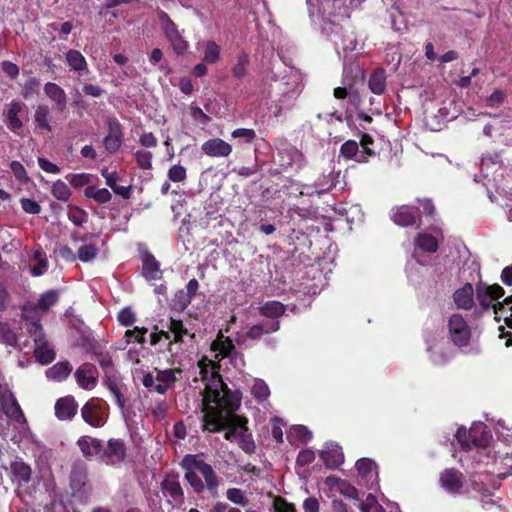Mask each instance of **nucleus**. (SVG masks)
<instances>
[{"mask_svg": "<svg viewBox=\"0 0 512 512\" xmlns=\"http://www.w3.org/2000/svg\"><path fill=\"white\" fill-rule=\"evenodd\" d=\"M66 179L69 181L70 185L74 188H81L84 186H89L91 180V175L88 173H78V174H68L66 175Z\"/></svg>", "mask_w": 512, "mask_h": 512, "instance_id": "55", "label": "nucleus"}, {"mask_svg": "<svg viewBox=\"0 0 512 512\" xmlns=\"http://www.w3.org/2000/svg\"><path fill=\"white\" fill-rule=\"evenodd\" d=\"M98 255V248L93 244H86L78 249L77 259L86 263L92 261Z\"/></svg>", "mask_w": 512, "mask_h": 512, "instance_id": "51", "label": "nucleus"}, {"mask_svg": "<svg viewBox=\"0 0 512 512\" xmlns=\"http://www.w3.org/2000/svg\"><path fill=\"white\" fill-rule=\"evenodd\" d=\"M138 166L143 170L152 168V153L145 150H137L134 153Z\"/></svg>", "mask_w": 512, "mask_h": 512, "instance_id": "58", "label": "nucleus"}, {"mask_svg": "<svg viewBox=\"0 0 512 512\" xmlns=\"http://www.w3.org/2000/svg\"><path fill=\"white\" fill-rule=\"evenodd\" d=\"M226 498L233 504L246 506L249 502L245 492L240 488H229L226 492Z\"/></svg>", "mask_w": 512, "mask_h": 512, "instance_id": "53", "label": "nucleus"}, {"mask_svg": "<svg viewBox=\"0 0 512 512\" xmlns=\"http://www.w3.org/2000/svg\"><path fill=\"white\" fill-rule=\"evenodd\" d=\"M69 481L74 496L85 499L90 496L92 487L88 481V467L85 462L78 460L72 464Z\"/></svg>", "mask_w": 512, "mask_h": 512, "instance_id": "7", "label": "nucleus"}, {"mask_svg": "<svg viewBox=\"0 0 512 512\" xmlns=\"http://www.w3.org/2000/svg\"><path fill=\"white\" fill-rule=\"evenodd\" d=\"M59 300V293L56 290H48L44 292L38 302L36 304V308L41 311H48L52 306H54Z\"/></svg>", "mask_w": 512, "mask_h": 512, "instance_id": "41", "label": "nucleus"}, {"mask_svg": "<svg viewBox=\"0 0 512 512\" xmlns=\"http://www.w3.org/2000/svg\"><path fill=\"white\" fill-rule=\"evenodd\" d=\"M208 366L211 367V380L206 385L204 400L214 403L219 411H223V415H236L235 412L241 404L242 394L239 390L231 391L227 384L223 381L219 373V365L211 360L203 358L199 361L202 377L205 378L208 373Z\"/></svg>", "mask_w": 512, "mask_h": 512, "instance_id": "1", "label": "nucleus"}, {"mask_svg": "<svg viewBox=\"0 0 512 512\" xmlns=\"http://www.w3.org/2000/svg\"><path fill=\"white\" fill-rule=\"evenodd\" d=\"M93 449L98 461L110 466L122 463L127 456L126 443L120 438L109 439L106 446L102 440L93 439Z\"/></svg>", "mask_w": 512, "mask_h": 512, "instance_id": "5", "label": "nucleus"}, {"mask_svg": "<svg viewBox=\"0 0 512 512\" xmlns=\"http://www.w3.org/2000/svg\"><path fill=\"white\" fill-rule=\"evenodd\" d=\"M448 333L452 343L457 347L467 346L471 338V330L464 317L455 313L449 317Z\"/></svg>", "mask_w": 512, "mask_h": 512, "instance_id": "10", "label": "nucleus"}, {"mask_svg": "<svg viewBox=\"0 0 512 512\" xmlns=\"http://www.w3.org/2000/svg\"><path fill=\"white\" fill-rule=\"evenodd\" d=\"M359 145L354 140H347L340 147V155L345 159H354L358 163L367 162V157L364 156L363 150H359Z\"/></svg>", "mask_w": 512, "mask_h": 512, "instance_id": "25", "label": "nucleus"}, {"mask_svg": "<svg viewBox=\"0 0 512 512\" xmlns=\"http://www.w3.org/2000/svg\"><path fill=\"white\" fill-rule=\"evenodd\" d=\"M123 142L122 130H109L107 136L103 139V145L108 153H115L119 150Z\"/></svg>", "mask_w": 512, "mask_h": 512, "instance_id": "38", "label": "nucleus"}, {"mask_svg": "<svg viewBox=\"0 0 512 512\" xmlns=\"http://www.w3.org/2000/svg\"><path fill=\"white\" fill-rule=\"evenodd\" d=\"M49 116V107L47 105H38L34 115L37 128H51L49 125Z\"/></svg>", "mask_w": 512, "mask_h": 512, "instance_id": "48", "label": "nucleus"}, {"mask_svg": "<svg viewBox=\"0 0 512 512\" xmlns=\"http://www.w3.org/2000/svg\"><path fill=\"white\" fill-rule=\"evenodd\" d=\"M168 179L172 182H182L187 177L185 167L181 165H173L167 172Z\"/></svg>", "mask_w": 512, "mask_h": 512, "instance_id": "59", "label": "nucleus"}, {"mask_svg": "<svg viewBox=\"0 0 512 512\" xmlns=\"http://www.w3.org/2000/svg\"><path fill=\"white\" fill-rule=\"evenodd\" d=\"M252 395L257 400H265L269 394V388L263 380H256L251 388Z\"/></svg>", "mask_w": 512, "mask_h": 512, "instance_id": "57", "label": "nucleus"}, {"mask_svg": "<svg viewBox=\"0 0 512 512\" xmlns=\"http://www.w3.org/2000/svg\"><path fill=\"white\" fill-rule=\"evenodd\" d=\"M11 471L16 480L19 483H28L31 479V468L23 461H14L11 463Z\"/></svg>", "mask_w": 512, "mask_h": 512, "instance_id": "36", "label": "nucleus"}, {"mask_svg": "<svg viewBox=\"0 0 512 512\" xmlns=\"http://www.w3.org/2000/svg\"><path fill=\"white\" fill-rule=\"evenodd\" d=\"M475 289L469 282L453 293V301L458 309L471 310L474 306Z\"/></svg>", "mask_w": 512, "mask_h": 512, "instance_id": "19", "label": "nucleus"}, {"mask_svg": "<svg viewBox=\"0 0 512 512\" xmlns=\"http://www.w3.org/2000/svg\"><path fill=\"white\" fill-rule=\"evenodd\" d=\"M45 95L55 104L58 112L63 113L67 108V95L62 87L53 82L44 85Z\"/></svg>", "mask_w": 512, "mask_h": 512, "instance_id": "20", "label": "nucleus"}, {"mask_svg": "<svg viewBox=\"0 0 512 512\" xmlns=\"http://www.w3.org/2000/svg\"><path fill=\"white\" fill-rule=\"evenodd\" d=\"M180 466L185 470L184 479L196 494H202L207 487L212 496L218 494L219 479L212 466L198 455H185Z\"/></svg>", "mask_w": 512, "mask_h": 512, "instance_id": "2", "label": "nucleus"}, {"mask_svg": "<svg viewBox=\"0 0 512 512\" xmlns=\"http://www.w3.org/2000/svg\"><path fill=\"white\" fill-rule=\"evenodd\" d=\"M167 328L171 335H173V340L170 341L169 344L183 341V337L188 334L187 328L184 326L182 320L179 319L171 317L168 321Z\"/></svg>", "mask_w": 512, "mask_h": 512, "instance_id": "40", "label": "nucleus"}, {"mask_svg": "<svg viewBox=\"0 0 512 512\" xmlns=\"http://www.w3.org/2000/svg\"><path fill=\"white\" fill-rule=\"evenodd\" d=\"M104 385L110 391L115 399L116 405L123 411L127 405V399L124 397L123 390L126 387L120 384L116 377L104 379Z\"/></svg>", "mask_w": 512, "mask_h": 512, "instance_id": "26", "label": "nucleus"}, {"mask_svg": "<svg viewBox=\"0 0 512 512\" xmlns=\"http://www.w3.org/2000/svg\"><path fill=\"white\" fill-rule=\"evenodd\" d=\"M10 169L18 181L26 183L29 180L25 167L19 161H12L10 163Z\"/></svg>", "mask_w": 512, "mask_h": 512, "instance_id": "63", "label": "nucleus"}, {"mask_svg": "<svg viewBox=\"0 0 512 512\" xmlns=\"http://www.w3.org/2000/svg\"><path fill=\"white\" fill-rule=\"evenodd\" d=\"M465 483V475L457 468H445L440 473L439 484L450 494H461Z\"/></svg>", "mask_w": 512, "mask_h": 512, "instance_id": "13", "label": "nucleus"}, {"mask_svg": "<svg viewBox=\"0 0 512 512\" xmlns=\"http://www.w3.org/2000/svg\"><path fill=\"white\" fill-rule=\"evenodd\" d=\"M249 55L245 52H242L237 57V62L232 68V75L238 79H243L247 74V67L249 65Z\"/></svg>", "mask_w": 512, "mask_h": 512, "instance_id": "44", "label": "nucleus"}, {"mask_svg": "<svg viewBox=\"0 0 512 512\" xmlns=\"http://www.w3.org/2000/svg\"><path fill=\"white\" fill-rule=\"evenodd\" d=\"M505 290L499 284H488L479 281L475 286V297L482 312L493 309L495 320L500 321V311L505 308L499 298L503 297Z\"/></svg>", "mask_w": 512, "mask_h": 512, "instance_id": "4", "label": "nucleus"}, {"mask_svg": "<svg viewBox=\"0 0 512 512\" xmlns=\"http://www.w3.org/2000/svg\"><path fill=\"white\" fill-rule=\"evenodd\" d=\"M391 220L400 227H410L417 224V228L421 226V215L419 207L415 205H401L392 210Z\"/></svg>", "mask_w": 512, "mask_h": 512, "instance_id": "12", "label": "nucleus"}, {"mask_svg": "<svg viewBox=\"0 0 512 512\" xmlns=\"http://www.w3.org/2000/svg\"><path fill=\"white\" fill-rule=\"evenodd\" d=\"M375 468V462L369 458H361L356 462L358 474L363 478H368Z\"/></svg>", "mask_w": 512, "mask_h": 512, "instance_id": "56", "label": "nucleus"}, {"mask_svg": "<svg viewBox=\"0 0 512 512\" xmlns=\"http://www.w3.org/2000/svg\"><path fill=\"white\" fill-rule=\"evenodd\" d=\"M285 311V305L276 300L267 301L259 307L260 315L271 319H278L285 314Z\"/></svg>", "mask_w": 512, "mask_h": 512, "instance_id": "29", "label": "nucleus"}, {"mask_svg": "<svg viewBox=\"0 0 512 512\" xmlns=\"http://www.w3.org/2000/svg\"><path fill=\"white\" fill-rule=\"evenodd\" d=\"M66 61L70 69L74 72L81 73L87 70V61L82 53L75 49H70L66 53Z\"/></svg>", "mask_w": 512, "mask_h": 512, "instance_id": "32", "label": "nucleus"}, {"mask_svg": "<svg viewBox=\"0 0 512 512\" xmlns=\"http://www.w3.org/2000/svg\"><path fill=\"white\" fill-rule=\"evenodd\" d=\"M415 244L419 249L427 253H435L439 248L438 240L428 233H419L415 238Z\"/></svg>", "mask_w": 512, "mask_h": 512, "instance_id": "35", "label": "nucleus"}, {"mask_svg": "<svg viewBox=\"0 0 512 512\" xmlns=\"http://www.w3.org/2000/svg\"><path fill=\"white\" fill-rule=\"evenodd\" d=\"M188 137L189 134L185 130H176L173 136H167L165 145L167 147V153L170 159L174 156V147L172 142H175L182 152L190 146V144L187 142Z\"/></svg>", "mask_w": 512, "mask_h": 512, "instance_id": "28", "label": "nucleus"}, {"mask_svg": "<svg viewBox=\"0 0 512 512\" xmlns=\"http://www.w3.org/2000/svg\"><path fill=\"white\" fill-rule=\"evenodd\" d=\"M220 57V46L214 41H208L206 43L204 52V61L207 63H216Z\"/></svg>", "mask_w": 512, "mask_h": 512, "instance_id": "52", "label": "nucleus"}, {"mask_svg": "<svg viewBox=\"0 0 512 512\" xmlns=\"http://www.w3.org/2000/svg\"><path fill=\"white\" fill-rule=\"evenodd\" d=\"M201 150L209 157H227L232 152V146L220 138H212L202 144Z\"/></svg>", "mask_w": 512, "mask_h": 512, "instance_id": "18", "label": "nucleus"}, {"mask_svg": "<svg viewBox=\"0 0 512 512\" xmlns=\"http://www.w3.org/2000/svg\"><path fill=\"white\" fill-rule=\"evenodd\" d=\"M78 410V403L71 395L59 398L55 403V416L62 421L71 420Z\"/></svg>", "mask_w": 512, "mask_h": 512, "instance_id": "17", "label": "nucleus"}, {"mask_svg": "<svg viewBox=\"0 0 512 512\" xmlns=\"http://www.w3.org/2000/svg\"><path fill=\"white\" fill-rule=\"evenodd\" d=\"M211 350L217 352V356H221V359H223L235 353V346L230 337H225L222 331H219L216 339L211 344Z\"/></svg>", "mask_w": 512, "mask_h": 512, "instance_id": "24", "label": "nucleus"}, {"mask_svg": "<svg viewBox=\"0 0 512 512\" xmlns=\"http://www.w3.org/2000/svg\"><path fill=\"white\" fill-rule=\"evenodd\" d=\"M72 372V366L68 361H60L54 364L46 371L49 379L62 381L65 380Z\"/></svg>", "mask_w": 512, "mask_h": 512, "instance_id": "31", "label": "nucleus"}, {"mask_svg": "<svg viewBox=\"0 0 512 512\" xmlns=\"http://www.w3.org/2000/svg\"><path fill=\"white\" fill-rule=\"evenodd\" d=\"M28 332L34 341V357L42 365L52 363L56 358L55 351L49 346L43 327L39 321L31 322Z\"/></svg>", "mask_w": 512, "mask_h": 512, "instance_id": "6", "label": "nucleus"}, {"mask_svg": "<svg viewBox=\"0 0 512 512\" xmlns=\"http://www.w3.org/2000/svg\"><path fill=\"white\" fill-rule=\"evenodd\" d=\"M40 84V79L36 77L27 79L21 91L22 97L24 99H30L34 95H37L39 93Z\"/></svg>", "mask_w": 512, "mask_h": 512, "instance_id": "49", "label": "nucleus"}, {"mask_svg": "<svg viewBox=\"0 0 512 512\" xmlns=\"http://www.w3.org/2000/svg\"><path fill=\"white\" fill-rule=\"evenodd\" d=\"M97 375V368L91 363L82 364L75 372L78 385L85 390L92 389L96 386Z\"/></svg>", "mask_w": 512, "mask_h": 512, "instance_id": "16", "label": "nucleus"}, {"mask_svg": "<svg viewBox=\"0 0 512 512\" xmlns=\"http://www.w3.org/2000/svg\"><path fill=\"white\" fill-rule=\"evenodd\" d=\"M117 320L121 325L129 327L136 321V315L131 308L125 307L118 313Z\"/></svg>", "mask_w": 512, "mask_h": 512, "instance_id": "61", "label": "nucleus"}, {"mask_svg": "<svg viewBox=\"0 0 512 512\" xmlns=\"http://www.w3.org/2000/svg\"><path fill=\"white\" fill-rule=\"evenodd\" d=\"M27 112L28 109L24 103L17 100L11 101L7 109L4 111L10 128H22L23 123L21 117L26 116Z\"/></svg>", "mask_w": 512, "mask_h": 512, "instance_id": "21", "label": "nucleus"}, {"mask_svg": "<svg viewBox=\"0 0 512 512\" xmlns=\"http://www.w3.org/2000/svg\"><path fill=\"white\" fill-rule=\"evenodd\" d=\"M199 289V283L197 279L193 278L189 280L186 285V292L179 291L176 294L178 298V306L181 310H184L192 301V299L196 296L197 291Z\"/></svg>", "mask_w": 512, "mask_h": 512, "instance_id": "30", "label": "nucleus"}, {"mask_svg": "<svg viewBox=\"0 0 512 512\" xmlns=\"http://www.w3.org/2000/svg\"><path fill=\"white\" fill-rule=\"evenodd\" d=\"M180 373V369H166V370H157L156 381L162 382L163 384L170 387L177 381L175 376L176 373Z\"/></svg>", "mask_w": 512, "mask_h": 512, "instance_id": "54", "label": "nucleus"}, {"mask_svg": "<svg viewBox=\"0 0 512 512\" xmlns=\"http://www.w3.org/2000/svg\"><path fill=\"white\" fill-rule=\"evenodd\" d=\"M148 333V329L145 327H134L133 329H128L125 332L124 338L126 339V343L129 344L132 341L144 345L146 343V334Z\"/></svg>", "mask_w": 512, "mask_h": 512, "instance_id": "46", "label": "nucleus"}, {"mask_svg": "<svg viewBox=\"0 0 512 512\" xmlns=\"http://www.w3.org/2000/svg\"><path fill=\"white\" fill-rule=\"evenodd\" d=\"M81 417L85 423L93 428L102 427L108 419V415L102 409L97 399H90L82 406Z\"/></svg>", "mask_w": 512, "mask_h": 512, "instance_id": "14", "label": "nucleus"}, {"mask_svg": "<svg viewBox=\"0 0 512 512\" xmlns=\"http://www.w3.org/2000/svg\"><path fill=\"white\" fill-rule=\"evenodd\" d=\"M274 512H297L295 505L283 497H276L273 501Z\"/></svg>", "mask_w": 512, "mask_h": 512, "instance_id": "62", "label": "nucleus"}, {"mask_svg": "<svg viewBox=\"0 0 512 512\" xmlns=\"http://www.w3.org/2000/svg\"><path fill=\"white\" fill-rule=\"evenodd\" d=\"M202 412L203 431L219 433L224 429H228L224 434V438L227 441H233L235 438H238L239 430L244 429L248 424L245 416L223 415V411H219L217 408H213V406L205 405Z\"/></svg>", "mask_w": 512, "mask_h": 512, "instance_id": "3", "label": "nucleus"}, {"mask_svg": "<svg viewBox=\"0 0 512 512\" xmlns=\"http://www.w3.org/2000/svg\"><path fill=\"white\" fill-rule=\"evenodd\" d=\"M161 490L167 503L172 507H181L185 503L184 490L177 472L171 471L165 474L161 481Z\"/></svg>", "mask_w": 512, "mask_h": 512, "instance_id": "8", "label": "nucleus"}, {"mask_svg": "<svg viewBox=\"0 0 512 512\" xmlns=\"http://www.w3.org/2000/svg\"><path fill=\"white\" fill-rule=\"evenodd\" d=\"M430 352L429 358L431 362L436 366H444L452 359V353L448 348L445 347H430L428 349Z\"/></svg>", "mask_w": 512, "mask_h": 512, "instance_id": "37", "label": "nucleus"}, {"mask_svg": "<svg viewBox=\"0 0 512 512\" xmlns=\"http://www.w3.org/2000/svg\"><path fill=\"white\" fill-rule=\"evenodd\" d=\"M158 20L166 39L177 55H182L188 48L187 41L180 35L177 25L163 10L158 11Z\"/></svg>", "mask_w": 512, "mask_h": 512, "instance_id": "9", "label": "nucleus"}, {"mask_svg": "<svg viewBox=\"0 0 512 512\" xmlns=\"http://www.w3.org/2000/svg\"><path fill=\"white\" fill-rule=\"evenodd\" d=\"M0 343L13 348L18 347V337L9 323L0 321Z\"/></svg>", "mask_w": 512, "mask_h": 512, "instance_id": "39", "label": "nucleus"}, {"mask_svg": "<svg viewBox=\"0 0 512 512\" xmlns=\"http://www.w3.org/2000/svg\"><path fill=\"white\" fill-rule=\"evenodd\" d=\"M478 429L467 430L465 427L458 428L455 438L463 451H470L473 446L485 448L488 446L491 434L489 431L482 429L481 439L477 437Z\"/></svg>", "mask_w": 512, "mask_h": 512, "instance_id": "11", "label": "nucleus"}, {"mask_svg": "<svg viewBox=\"0 0 512 512\" xmlns=\"http://www.w3.org/2000/svg\"><path fill=\"white\" fill-rule=\"evenodd\" d=\"M9 398L11 400V403H10V405H7L5 396L2 395V392L0 393V402L3 407L4 413L7 416L13 418L18 423L25 422L26 421L25 415H24L20 405L18 404L16 398L12 394H10Z\"/></svg>", "mask_w": 512, "mask_h": 512, "instance_id": "27", "label": "nucleus"}, {"mask_svg": "<svg viewBox=\"0 0 512 512\" xmlns=\"http://www.w3.org/2000/svg\"><path fill=\"white\" fill-rule=\"evenodd\" d=\"M84 196L93 199L98 204H106L112 199V194L108 189L97 188L94 185H89L84 189Z\"/></svg>", "mask_w": 512, "mask_h": 512, "instance_id": "34", "label": "nucleus"}, {"mask_svg": "<svg viewBox=\"0 0 512 512\" xmlns=\"http://www.w3.org/2000/svg\"><path fill=\"white\" fill-rule=\"evenodd\" d=\"M93 439L88 436H81L77 440V445L82 453V455L86 459H91L92 457H96V451L93 449Z\"/></svg>", "mask_w": 512, "mask_h": 512, "instance_id": "50", "label": "nucleus"}, {"mask_svg": "<svg viewBox=\"0 0 512 512\" xmlns=\"http://www.w3.org/2000/svg\"><path fill=\"white\" fill-rule=\"evenodd\" d=\"M51 194L57 200L67 202L71 196V191L68 185L59 179L53 183L51 187Z\"/></svg>", "mask_w": 512, "mask_h": 512, "instance_id": "47", "label": "nucleus"}, {"mask_svg": "<svg viewBox=\"0 0 512 512\" xmlns=\"http://www.w3.org/2000/svg\"><path fill=\"white\" fill-rule=\"evenodd\" d=\"M97 362L104 372V379L116 377L115 365L109 352L105 351L103 354H100L97 358Z\"/></svg>", "mask_w": 512, "mask_h": 512, "instance_id": "42", "label": "nucleus"}, {"mask_svg": "<svg viewBox=\"0 0 512 512\" xmlns=\"http://www.w3.org/2000/svg\"><path fill=\"white\" fill-rule=\"evenodd\" d=\"M416 202L418 205H415L416 207H419V213L420 215L425 216H433L435 214V205L433 201L429 198L420 199L417 198Z\"/></svg>", "mask_w": 512, "mask_h": 512, "instance_id": "60", "label": "nucleus"}, {"mask_svg": "<svg viewBox=\"0 0 512 512\" xmlns=\"http://www.w3.org/2000/svg\"><path fill=\"white\" fill-rule=\"evenodd\" d=\"M320 457L328 468H337L344 462V454L338 445H331L320 452Z\"/></svg>", "mask_w": 512, "mask_h": 512, "instance_id": "23", "label": "nucleus"}, {"mask_svg": "<svg viewBox=\"0 0 512 512\" xmlns=\"http://www.w3.org/2000/svg\"><path fill=\"white\" fill-rule=\"evenodd\" d=\"M21 208L28 214L38 215L41 212V206L38 202L30 198L20 199Z\"/></svg>", "mask_w": 512, "mask_h": 512, "instance_id": "64", "label": "nucleus"}, {"mask_svg": "<svg viewBox=\"0 0 512 512\" xmlns=\"http://www.w3.org/2000/svg\"><path fill=\"white\" fill-rule=\"evenodd\" d=\"M360 146L363 150L364 156L374 157L379 155L382 150L389 146V142L377 134V137L363 133L360 138Z\"/></svg>", "mask_w": 512, "mask_h": 512, "instance_id": "15", "label": "nucleus"}, {"mask_svg": "<svg viewBox=\"0 0 512 512\" xmlns=\"http://www.w3.org/2000/svg\"><path fill=\"white\" fill-rule=\"evenodd\" d=\"M142 275L147 280H156L160 278V264L154 257V255L149 252L145 251L142 256Z\"/></svg>", "mask_w": 512, "mask_h": 512, "instance_id": "22", "label": "nucleus"}, {"mask_svg": "<svg viewBox=\"0 0 512 512\" xmlns=\"http://www.w3.org/2000/svg\"><path fill=\"white\" fill-rule=\"evenodd\" d=\"M68 218L69 220L76 226L82 227L84 223L87 222L88 214L87 212L75 205H68Z\"/></svg>", "mask_w": 512, "mask_h": 512, "instance_id": "45", "label": "nucleus"}, {"mask_svg": "<svg viewBox=\"0 0 512 512\" xmlns=\"http://www.w3.org/2000/svg\"><path fill=\"white\" fill-rule=\"evenodd\" d=\"M247 425L244 429L239 430L238 440L240 448L247 454H252L256 450L255 442L252 438V434L248 432Z\"/></svg>", "mask_w": 512, "mask_h": 512, "instance_id": "43", "label": "nucleus"}, {"mask_svg": "<svg viewBox=\"0 0 512 512\" xmlns=\"http://www.w3.org/2000/svg\"><path fill=\"white\" fill-rule=\"evenodd\" d=\"M369 89L376 95H381L386 88V76L384 69H376L369 77Z\"/></svg>", "mask_w": 512, "mask_h": 512, "instance_id": "33", "label": "nucleus"}]
</instances>
